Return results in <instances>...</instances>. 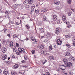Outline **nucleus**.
I'll list each match as a JSON object with an SVG mask.
<instances>
[{"instance_id": "nucleus-1", "label": "nucleus", "mask_w": 75, "mask_h": 75, "mask_svg": "<svg viewBox=\"0 0 75 75\" xmlns=\"http://www.w3.org/2000/svg\"><path fill=\"white\" fill-rule=\"evenodd\" d=\"M66 67H67V66L66 65H59V67L62 70H65L66 69Z\"/></svg>"}, {"instance_id": "nucleus-2", "label": "nucleus", "mask_w": 75, "mask_h": 75, "mask_svg": "<svg viewBox=\"0 0 75 75\" xmlns=\"http://www.w3.org/2000/svg\"><path fill=\"white\" fill-rule=\"evenodd\" d=\"M64 23H66L67 24V27L69 28H70L71 27V25H70V23L68 21H66V22H64Z\"/></svg>"}, {"instance_id": "nucleus-3", "label": "nucleus", "mask_w": 75, "mask_h": 75, "mask_svg": "<svg viewBox=\"0 0 75 75\" xmlns=\"http://www.w3.org/2000/svg\"><path fill=\"white\" fill-rule=\"evenodd\" d=\"M18 50L19 52V53H21V52H23L24 53L25 52L24 51L25 50L23 48H19L18 49Z\"/></svg>"}, {"instance_id": "nucleus-4", "label": "nucleus", "mask_w": 75, "mask_h": 75, "mask_svg": "<svg viewBox=\"0 0 75 75\" xmlns=\"http://www.w3.org/2000/svg\"><path fill=\"white\" fill-rule=\"evenodd\" d=\"M67 18V16H66V15H63L62 16V20L64 21V22H66L65 21L66 20V19Z\"/></svg>"}, {"instance_id": "nucleus-5", "label": "nucleus", "mask_w": 75, "mask_h": 75, "mask_svg": "<svg viewBox=\"0 0 75 75\" xmlns=\"http://www.w3.org/2000/svg\"><path fill=\"white\" fill-rule=\"evenodd\" d=\"M57 42L58 45H61V44H62V41L59 39H57Z\"/></svg>"}, {"instance_id": "nucleus-6", "label": "nucleus", "mask_w": 75, "mask_h": 75, "mask_svg": "<svg viewBox=\"0 0 75 75\" xmlns=\"http://www.w3.org/2000/svg\"><path fill=\"white\" fill-rule=\"evenodd\" d=\"M41 54H43V55H47V51L46 50L42 51L41 52Z\"/></svg>"}, {"instance_id": "nucleus-7", "label": "nucleus", "mask_w": 75, "mask_h": 75, "mask_svg": "<svg viewBox=\"0 0 75 75\" xmlns=\"http://www.w3.org/2000/svg\"><path fill=\"white\" fill-rule=\"evenodd\" d=\"M1 50L3 53H5L7 51V49L4 47H2L1 49Z\"/></svg>"}, {"instance_id": "nucleus-8", "label": "nucleus", "mask_w": 75, "mask_h": 75, "mask_svg": "<svg viewBox=\"0 0 75 75\" xmlns=\"http://www.w3.org/2000/svg\"><path fill=\"white\" fill-rule=\"evenodd\" d=\"M20 6V4H15L14 5V8H15V9H16V8H17L18 7V6Z\"/></svg>"}, {"instance_id": "nucleus-9", "label": "nucleus", "mask_w": 75, "mask_h": 75, "mask_svg": "<svg viewBox=\"0 0 75 75\" xmlns=\"http://www.w3.org/2000/svg\"><path fill=\"white\" fill-rule=\"evenodd\" d=\"M65 55L67 57H70L71 56V54L69 52H66L65 53Z\"/></svg>"}, {"instance_id": "nucleus-10", "label": "nucleus", "mask_w": 75, "mask_h": 75, "mask_svg": "<svg viewBox=\"0 0 75 75\" xmlns=\"http://www.w3.org/2000/svg\"><path fill=\"white\" fill-rule=\"evenodd\" d=\"M66 64L67 67H71L72 66V63L70 62L67 63Z\"/></svg>"}, {"instance_id": "nucleus-11", "label": "nucleus", "mask_w": 75, "mask_h": 75, "mask_svg": "<svg viewBox=\"0 0 75 75\" xmlns=\"http://www.w3.org/2000/svg\"><path fill=\"white\" fill-rule=\"evenodd\" d=\"M18 64H15L13 66V69H17V68H18Z\"/></svg>"}, {"instance_id": "nucleus-12", "label": "nucleus", "mask_w": 75, "mask_h": 75, "mask_svg": "<svg viewBox=\"0 0 75 75\" xmlns=\"http://www.w3.org/2000/svg\"><path fill=\"white\" fill-rule=\"evenodd\" d=\"M53 19L54 21H56L57 20V16L55 15H54L53 16Z\"/></svg>"}, {"instance_id": "nucleus-13", "label": "nucleus", "mask_w": 75, "mask_h": 75, "mask_svg": "<svg viewBox=\"0 0 75 75\" xmlns=\"http://www.w3.org/2000/svg\"><path fill=\"white\" fill-rule=\"evenodd\" d=\"M24 4L25 5H27L28 4V1L27 0H25L23 2Z\"/></svg>"}, {"instance_id": "nucleus-14", "label": "nucleus", "mask_w": 75, "mask_h": 75, "mask_svg": "<svg viewBox=\"0 0 75 75\" xmlns=\"http://www.w3.org/2000/svg\"><path fill=\"white\" fill-rule=\"evenodd\" d=\"M59 3H60V2L59 1H54V4H55L56 5H59Z\"/></svg>"}, {"instance_id": "nucleus-15", "label": "nucleus", "mask_w": 75, "mask_h": 75, "mask_svg": "<svg viewBox=\"0 0 75 75\" xmlns=\"http://www.w3.org/2000/svg\"><path fill=\"white\" fill-rule=\"evenodd\" d=\"M7 56L6 55H4L2 57V59L3 60H5V59H7Z\"/></svg>"}, {"instance_id": "nucleus-16", "label": "nucleus", "mask_w": 75, "mask_h": 75, "mask_svg": "<svg viewBox=\"0 0 75 75\" xmlns=\"http://www.w3.org/2000/svg\"><path fill=\"white\" fill-rule=\"evenodd\" d=\"M45 11H47V9L46 8H43L42 9L41 12L44 13V12H45Z\"/></svg>"}, {"instance_id": "nucleus-17", "label": "nucleus", "mask_w": 75, "mask_h": 75, "mask_svg": "<svg viewBox=\"0 0 75 75\" xmlns=\"http://www.w3.org/2000/svg\"><path fill=\"white\" fill-rule=\"evenodd\" d=\"M9 45H10V47L12 48L13 46V42L11 41L10 43L9 44Z\"/></svg>"}, {"instance_id": "nucleus-18", "label": "nucleus", "mask_w": 75, "mask_h": 75, "mask_svg": "<svg viewBox=\"0 0 75 75\" xmlns=\"http://www.w3.org/2000/svg\"><path fill=\"white\" fill-rule=\"evenodd\" d=\"M34 8H35V5L34 4L32 5V6H31V10L33 11Z\"/></svg>"}, {"instance_id": "nucleus-19", "label": "nucleus", "mask_w": 75, "mask_h": 75, "mask_svg": "<svg viewBox=\"0 0 75 75\" xmlns=\"http://www.w3.org/2000/svg\"><path fill=\"white\" fill-rule=\"evenodd\" d=\"M33 3V1L32 0H28V3H29V4H31Z\"/></svg>"}, {"instance_id": "nucleus-20", "label": "nucleus", "mask_w": 75, "mask_h": 75, "mask_svg": "<svg viewBox=\"0 0 75 75\" xmlns=\"http://www.w3.org/2000/svg\"><path fill=\"white\" fill-rule=\"evenodd\" d=\"M46 62H47V61L45 59H43L42 60V62L43 64H45Z\"/></svg>"}, {"instance_id": "nucleus-21", "label": "nucleus", "mask_w": 75, "mask_h": 75, "mask_svg": "<svg viewBox=\"0 0 75 75\" xmlns=\"http://www.w3.org/2000/svg\"><path fill=\"white\" fill-rule=\"evenodd\" d=\"M7 74H8V71L7 70H5L4 71V75H7Z\"/></svg>"}, {"instance_id": "nucleus-22", "label": "nucleus", "mask_w": 75, "mask_h": 75, "mask_svg": "<svg viewBox=\"0 0 75 75\" xmlns=\"http://www.w3.org/2000/svg\"><path fill=\"white\" fill-rule=\"evenodd\" d=\"M44 48V46H40L39 47V48L40 50H43Z\"/></svg>"}, {"instance_id": "nucleus-23", "label": "nucleus", "mask_w": 75, "mask_h": 75, "mask_svg": "<svg viewBox=\"0 0 75 75\" xmlns=\"http://www.w3.org/2000/svg\"><path fill=\"white\" fill-rule=\"evenodd\" d=\"M31 39L32 41H35V42H36V43H37V41L35 40V38H33V37H31Z\"/></svg>"}, {"instance_id": "nucleus-24", "label": "nucleus", "mask_w": 75, "mask_h": 75, "mask_svg": "<svg viewBox=\"0 0 75 75\" xmlns=\"http://www.w3.org/2000/svg\"><path fill=\"white\" fill-rule=\"evenodd\" d=\"M13 51L14 52H16L17 51V49H16V47H14V48L13 49Z\"/></svg>"}, {"instance_id": "nucleus-25", "label": "nucleus", "mask_w": 75, "mask_h": 75, "mask_svg": "<svg viewBox=\"0 0 75 75\" xmlns=\"http://www.w3.org/2000/svg\"><path fill=\"white\" fill-rule=\"evenodd\" d=\"M25 27H26L27 29L29 30V29H30V26L28 25H25Z\"/></svg>"}, {"instance_id": "nucleus-26", "label": "nucleus", "mask_w": 75, "mask_h": 75, "mask_svg": "<svg viewBox=\"0 0 75 75\" xmlns=\"http://www.w3.org/2000/svg\"><path fill=\"white\" fill-rule=\"evenodd\" d=\"M49 59H50V60H54V58L52 56H50L49 57Z\"/></svg>"}, {"instance_id": "nucleus-27", "label": "nucleus", "mask_w": 75, "mask_h": 75, "mask_svg": "<svg viewBox=\"0 0 75 75\" xmlns=\"http://www.w3.org/2000/svg\"><path fill=\"white\" fill-rule=\"evenodd\" d=\"M67 3L68 4H71V0H68Z\"/></svg>"}, {"instance_id": "nucleus-28", "label": "nucleus", "mask_w": 75, "mask_h": 75, "mask_svg": "<svg viewBox=\"0 0 75 75\" xmlns=\"http://www.w3.org/2000/svg\"><path fill=\"white\" fill-rule=\"evenodd\" d=\"M39 10H38V9H36L35 11V13H36L37 14H38V13H39Z\"/></svg>"}, {"instance_id": "nucleus-29", "label": "nucleus", "mask_w": 75, "mask_h": 75, "mask_svg": "<svg viewBox=\"0 0 75 75\" xmlns=\"http://www.w3.org/2000/svg\"><path fill=\"white\" fill-rule=\"evenodd\" d=\"M52 49H53V48H52V46L50 45L49 47V49L50 51H51Z\"/></svg>"}, {"instance_id": "nucleus-30", "label": "nucleus", "mask_w": 75, "mask_h": 75, "mask_svg": "<svg viewBox=\"0 0 75 75\" xmlns=\"http://www.w3.org/2000/svg\"><path fill=\"white\" fill-rule=\"evenodd\" d=\"M47 18H46V17H45V16H43V20H44V21H45L46 20Z\"/></svg>"}, {"instance_id": "nucleus-31", "label": "nucleus", "mask_w": 75, "mask_h": 75, "mask_svg": "<svg viewBox=\"0 0 75 75\" xmlns=\"http://www.w3.org/2000/svg\"><path fill=\"white\" fill-rule=\"evenodd\" d=\"M13 37L14 38H17V37H18V36L16 35H13Z\"/></svg>"}, {"instance_id": "nucleus-32", "label": "nucleus", "mask_w": 75, "mask_h": 75, "mask_svg": "<svg viewBox=\"0 0 75 75\" xmlns=\"http://www.w3.org/2000/svg\"><path fill=\"white\" fill-rule=\"evenodd\" d=\"M63 61L65 63H67L68 62V60H67L66 58H64L63 59Z\"/></svg>"}, {"instance_id": "nucleus-33", "label": "nucleus", "mask_w": 75, "mask_h": 75, "mask_svg": "<svg viewBox=\"0 0 75 75\" xmlns=\"http://www.w3.org/2000/svg\"><path fill=\"white\" fill-rule=\"evenodd\" d=\"M6 63L8 65H10V62L9 61L6 62Z\"/></svg>"}, {"instance_id": "nucleus-34", "label": "nucleus", "mask_w": 75, "mask_h": 75, "mask_svg": "<svg viewBox=\"0 0 75 75\" xmlns=\"http://www.w3.org/2000/svg\"><path fill=\"white\" fill-rule=\"evenodd\" d=\"M65 37L67 38H70V35H66Z\"/></svg>"}, {"instance_id": "nucleus-35", "label": "nucleus", "mask_w": 75, "mask_h": 75, "mask_svg": "<svg viewBox=\"0 0 75 75\" xmlns=\"http://www.w3.org/2000/svg\"><path fill=\"white\" fill-rule=\"evenodd\" d=\"M66 45L67 47H68V48H71V46L70 45H69V44H67Z\"/></svg>"}, {"instance_id": "nucleus-36", "label": "nucleus", "mask_w": 75, "mask_h": 75, "mask_svg": "<svg viewBox=\"0 0 75 75\" xmlns=\"http://www.w3.org/2000/svg\"><path fill=\"white\" fill-rule=\"evenodd\" d=\"M5 14H9L10 13V11H6L5 12Z\"/></svg>"}, {"instance_id": "nucleus-37", "label": "nucleus", "mask_w": 75, "mask_h": 75, "mask_svg": "<svg viewBox=\"0 0 75 75\" xmlns=\"http://www.w3.org/2000/svg\"><path fill=\"white\" fill-rule=\"evenodd\" d=\"M72 41L73 42H75V37H74L72 38Z\"/></svg>"}, {"instance_id": "nucleus-38", "label": "nucleus", "mask_w": 75, "mask_h": 75, "mask_svg": "<svg viewBox=\"0 0 75 75\" xmlns=\"http://www.w3.org/2000/svg\"><path fill=\"white\" fill-rule=\"evenodd\" d=\"M35 50H33L31 51L32 54H35Z\"/></svg>"}, {"instance_id": "nucleus-39", "label": "nucleus", "mask_w": 75, "mask_h": 75, "mask_svg": "<svg viewBox=\"0 0 75 75\" xmlns=\"http://www.w3.org/2000/svg\"><path fill=\"white\" fill-rule=\"evenodd\" d=\"M55 33L56 34H57V35H58V34H59V32H58V31H55Z\"/></svg>"}, {"instance_id": "nucleus-40", "label": "nucleus", "mask_w": 75, "mask_h": 75, "mask_svg": "<svg viewBox=\"0 0 75 75\" xmlns=\"http://www.w3.org/2000/svg\"><path fill=\"white\" fill-rule=\"evenodd\" d=\"M56 8L57 10H60V8L58 6Z\"/></svg>"}, {"instance_id": "nucleus-41", "label": "nucleus", "mask_w": 75, "mask_h": 75, "mask_svg": "<svg viewBox=\"0 0 75 75\" xmlns=\"http://www.w3.org/2000/svg\"><path fill=\"white\" fill-rule=\"evenodd\" d=\"M24 58L25 60H27V59H28V58H27V57L26 56H24Z\"/></svg>"}, {"instance_id": "nucleus-42", "label": "nucleus", "mask_w": 75, "mask_h": 75, "mask_svg": "<svg viewBox=\"0 0 75 75\" xmlns=\"http://www.w3.org/2000/svg\"><path fill=\"white\" fill-rule=\"evenodd\" d=\"M68 14L69 16H71V12H69L68 13Z\"/></svg>"}, {"instance_id": "nucleus-43", "label": "nucleus", "mask_w": 75, "mask_h": 75, "mask_svg": "<svg viewBox=\"0 0 75 75\" xmlns=\"http://www.w3.org/2000/svg\"><path fill=\"white\" fill-rule=\"evenodd\" d=\"M2 42L3 44H5V43H6V42H5V40H2Z\"/></svg>"}, {"instance_id": "nucleus-44", "label": "nucleus", "mask_w": 75, "mask_h": 75, "mask_svg": "<svg viewBox=\"0 0 75 75\" xmlns=\"http://www.w3.org/2000/svg\"><path fill=\"white\" fill-rule=\"evenodd\" d=\"M55 31H58L59 32V28H56Z\"/></svg>"}, {"instance_id": "nucleus-45", "label": "nucleus", "mask_w": 75, "mask_h": 75, "mask_svg": "<svg viewBox=\"0 0 75 75\" xmlns=\"http://www.w3.org/2000/svg\"><path fill=\"white\" fill-rule=\"evenodd\" d=\"M41 31L42 33H43L44 31V29H43V28H42L41 30Z\"/></svg>"}, {"instance_id": "nucleus-46", "label": "nucleus", "mask_w": 75, "mask_h": 75, "mask_svg": "<svg viewBox=\"0 0 75 75\" xmlns=\"http://www.w3.org/2000/svg\"><path fill=\"white\" fill-rule=\"evenodd\" d=\"M16 46L17 47H19V44H18V43H16Z\"/></svg>"}, {"instance_id": "nucleus-47", "label": "nucleus", "mask_w": 75, "mask_h": 75, "mask_svg": "<svg viewBox=\"0 0 75 75\" xmlns=\"http://www.w3.org/2000/svg\"><path fill=\"white\" fill-rule=\"evenodd\" d=\"M46 75H50V74L48 72H47L46 73Z\"/></svg>"}, {"instance_id": "nucleus-48", "label": "nucleus", "mask_w": 75, "mask_h": 75, "mask_svg": "<svg viewBox=\"0 0 75 75\" xmlns=\"http://www.w3.org/2000/svg\"><path fill=\"white\" fill-rule=\"evenodd\" d=\"M21 62H22V63H24L26 62V61H24V60H22L21 61Z\"/></svg>"}, {"instance_id": "nucleus-49", "label": "nucleus", "mask_w": 75, "mask_h": 75, "mask_svg": "<svg viewBox=\"0 0 75 75\" xmlns=\"http://www.w3.org/2000/svg\"><path fill=\"white\" fill-rule=\"evenodd\" d=\"M11 56L12 57V58H15V56H14V55L12 54L11 55Z\"/></svg>"}, {"instance_id": "nucleus-50", "label": "nucleus", "mask_w": 75, "mask_h": 75, "mask_svg": "<svg viewBox=\"0 0 75 75\" xmlns=\"http://www.w3.org/2000/svg\"><path fill=\"white\" fill-rule=\"evenodd\" d=\"M25 18V16L23 15L22 17V19H24Z\"/></svg>"}, {"instance_id": "nucleus-51", "label": "nucleus", "mask_w": 75, "mask_h": 75, "mask_svg": "<svg viewBox=\"0 0 75 75\" xmlns=\"http://www.w3.org/2000/svg\"><path fill=\"white\" fill-rule=\"evenodd\" d=\"M20 23H18V22H16L15 23L16 25H19L20 24Z\"/></svg>"}, {"instance_id": "nucleus-52", "label": "nucleus", "mask_w": 75, "mask_h": 75, "mask_svg": "<svg viewBox=\"0 0 75 75\" xmlns=\"http://www.w3.org/2000/svg\"><path fill=\"white\" fill-rule=\"evenodd\" d=\"M71 60H73V61H74V58L71 57Z\"/></svg>"}, {"instance_id": "nucleus-53", "label": "nucleus", "mask_w": 75, "mask_h": 75, "mask_svg": "<svg viewBox=\"0 0 75 75\" xmlns=\"http://www.w3.org/2000/svg\"><path fill=\"white\" fill-rule=\"evenodd\" d=\"M46 35V36H47V37H49L50 35V34L49 33H47Z\"/></svg>"}, {"instance_id": "nucleus-54", "label": "nucleus", "mask_w": 75, "mask_h": 75, "mask_svg": "<svg viewBox=\"0 0 75 75\" xmlns=\"http://www.w3.org/2000/svg\"><path fill=\"white\" fill-rule=\"evenodd\" d=\"M30 7V6H29V5H27L26 6V8H29Z\"/></svg>"}, {"instance_id": "nucleus-55", "label": "nucleus", "mask_w": 75, "mask_h": 75, "mask_svg": "<svg viewBox=\"0 0 75 75\" xmlns=\"http://www.w3.org/2000/svg\"><path fill=\"white\" fill-rule=\"evenodd\" d=\"M7 29H5L4 30V33H6V31H7Z\"/></svg>"}, {"instance_id": "nucleus-56", "label": "nucleus", "mask_w": 75, "mask_h": 75, "mask_svg": "<svg viewBox=\"0 0 75 75\" xmlns=\"http://www.w3.org/2000/svg\"><path fill=\"white\" fill-rule=\"evenodd\" d=\"M59 23H60V20H59L57 22V24H59Z\"/></svg>"}, {"instance_id": "nucleus-57", "label": "nucleus", "mask_w": 75, "mask_h": 75, "mask_svg": "<svg viewBox=\"0 0 75 75\" xmlns=\"http://www.w3.org/2000/svg\"><path fill=\"white\" fill-rule=\"evenodd\" d=\"M7 35L8 37H9L10 38V34H8Z\"/></svg>"}, {"instance_id": "nucleus-58", "label": "nucleus", "mask_w": 75, "mask_h": 75, "mask_svg": "<svg viewBox=\"0 0 75 75\" xmlns=\"http://www.w3.org/2000/svg\"><path fill=\"white\" fill-rule=\"evenodd\" d=\"M19 40L20 41H21V42H24V40Z\"/></svg>"}, {"instance_id": "nucleus-59", "label": "nucleus", "mask_w": 75, "mask_h": 75, "mask_svg": "<svg viewBox=\"0 0 75 75\" xmlns=\"http://www.w3.org/2000/svg\"><path fill=\"white\" fill-rule=\"evenodd\" d=\"M16 54H17V55H19V52H16Z\"/></svg>"}, {"instance_id": "nucleus-60", "label": "nucleus", "mask_w": 75, "mask_h": 75, "mask_svg": "<svg viewBox=\"0 0 75 75\" xmlns=\"http://www.w3.org/2000/svg\"><path fill=\"white\" fill-rule=\"evenodd\" d=\"M17 75V74L16 73H14L13 75Z\"/></svg>"}, {"instance_id": "nucleus-61", "label": "nucleus", "mask_w": 75, "mask_h": 75, "mask_svg": "<svg viewBox=\"0 0 75 75\" xmlns=\"http://www.w3.org/2000/svg\"><path fill=\"white\" fill-rule=\"evenodd\" d=\"M73 45L75 47V42H73Z\"/></svg>"}, {"instance_id": "nucleus-62", "label": "nucleus", "mask_w": 75, "mask_h": 75, "mask_svg": "<svg viewBox=\"0 0 75 75\" xmlns=\"http://www.w3.org/2000/svg\"><path fill=\"white\" fill-rule=\"evenodd\" d=\"M11 75H13L14 74V72H11Z\"/></svg>"}, {"instance_id": "nucleus-63", "label": "nucleus", "mask_w": 75, "mask_h": 75, "mask_svg": "<svg viewBox=\"0 0 75 75\" xmlns=\"http://www.w3.org/2000/svg\"><path fill=\"white\" fill-rule=\"evenodd\" d=\"M43 38H44V36H43L41 37V38L42 39Z\"/></svg>"}, {"instance_id": "nucleus-64", "label": "nucleus", "mask_w": 75, "mask_h": 75, "mask_svg": "<svg viewBox=\"0 0 75 75\" xmlns=\"http://www.w3.org/2000/svg\"><path fill=\"white\" fill-rule=\"evenodd\" d=\"M64 74L65 75H67V73H64Z\"/></svg>"}]
</instances>
